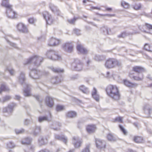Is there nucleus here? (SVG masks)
I'll use <instances>...</instances> for the list:
<instances>
[{"instance_id": "obj_33", "label": "nucleus", "mask_w": 152, "mask_h": 152, "mask_svg": "<svg viewBox=\"0 0 152 152\" xmlns=\"http://www.w3.org/2000/svg\"><path fill=\"white\" fill-rule=\"evenodd\" d=\"M30 75L32 78L34 79H38L39 78V76L38 74L36 73H35L33 71H31L30 73Z\"/></svg>"}, {"instance_id": "obj_2", "label": "nucleus", "mask_w": 152, "mask_h": 152, "mask_svg": "<svg viewBox=\"0 0 152 152\" xmlns=\"http://www.w3.org/2000/svg\"><path fill=\"white\" fill-rule=\"evenodd\" d=\"M121 65V63L116 59L114 58H109L105 61L104 66L108 69L114 68L116 66Z\"/></svg>"}, {"instance_id": "obj_31", "label": "nucleus", "mask_w": 152, "mask_h": 152, "mask_svg": "<svg viewBox=\"0 0 152 152\" xmlns=\"http://www.w3.org/2000/svg\"><path fill=\"white\" fill-rule=\"evenodd\" d=\"M107 138L109 141L111 142L115 141L116 140V138L111 134H109L107 135Z\"/></svg>"}, {"instance_id": "obj_46", "label": "nucleus", "mask_w": 152, "mask_h": 152, "mask_svg": "<svg viewBox=\"0 0 152 152\" xmlns=\"http://www.w3.org/2000/svg\"><path fill=\"white\" fill-rule=\"evenodd\" d=\"M77 19V18H74L72 19L68 20V21L70 24H74Z\"/></svg>"}, {"instance_id": "obj_53", "label": "nucleus", "mask_w": 152, "mask_h": 152, "mask_svg": "<svg viewBox=\"0 0 152 152\" xmlns=\"http://www.w3.org/2000/svg\"><path fill=\"white\" fill-rule=\"evenodd\" d=\"M90 8L91 10H93L94 9L97 10H101V9L100 7H97L92 6Z\"/></svg>"}, {"instance_id": "obj_44", "label": "nucleus", "mask_w": 152, "mask_h": 152, "mask_svg": "<svg viewBox=\"0 0 152 152\" xmlns=\"http://www.w3.org/2000/svg\"><path fill=\"white\" fill-rule=\"evenodd\" d=\"M51 54L52 55L50 58L51 59L53 60H58L59 59L58 56L57 55L53 53H51Z\"/></svg>"}, {"instance_id": "obj_21", "label": "nucleus", "mask_w": 152, "mask_h": 152, "mask_svg": "<svg viewBox=\"0 0 152 152\" xmlns=\"http://www.w3.org/2000/svg\"><path fill=\"white\" fill-rule=\"evenodd\" d=\"M143 48L146 51L152 52V43H145L144 46Z\"/></svg>"}, {"instance_id": "obj_24", "label": "nucleus", "mask_w": 152, "mask_h": 152, "mask_svg": "<svg viewBox=\"0 0 152 152\" xmlns=\"http://www.w3.org/2000/svg\"><path fill=\"white\" fill-rule=\"evenodd\" d=\"M79 89L84 93L87 94L89 92V91L88 88L83 85L80 86L79 87Z\"/></svg>"}, {"instance_id": "obj_16", "label": "nucleus", "mask_w": 152, "mask_h": 152, "mask_svg": "<svg viewBox=\"0 0 152 152\" xmlns=\"http://www.w3.org/2000/svg\"><path fill=\"white\" fill-rule=\"evenodd\" d=\"M91 96L96 101L99 102L100 99V96L97 94V91L96 89L94 87L91 91Z\"/></svg>"}, {"instance_id": "obj_11", "label": "nucleus", "mask_w": 152, "mask_h": 152, "mask_svg": "<svg viewBox=\"0 0 152 152\" xmlns=\"http://www.w3.org/2000/svg\"><path fill=\"white\" fill-rule=\"evenodd\" d=\"M96 129V125L94 124L88 125L86 128V131L89 134L95 132Z\"/></svg>"}, {"instance_id": "obj_9", "label": "nucleus", "mask_w": 152, "mask_h": 152, "mask_svg": "<svg viewBox=\"0 0 152 152\" xmlns=\"http://www.w3.org/2000/svg\"><path fill=\"white\" fill-rule=\"evenodd\" d=\"M61 41L57 39L52 37L49 39L48 45L50 46H55L59 45Z\"/></svg>"}, {"instance_id": "obj_32", "label": "nucleus", "mask_w": 152, "mask_h": 152, "mask_svg": "<svg viewBox=\"0 0 152 152\" xmlns=\"http://www.w3.org/2000/svg\"><path fill=\"white\" fill-rule=\"evenodd\" d=\"M123 117L121 116H118L116 117L114 119H113L112 122L113 123H115L116 122H118L121 123H123Z\"/></svg>"}, {"instance_id": "obj_49", "label": "nucleus", "mask_w": 152, "mask_h": 152, "mask_svg": "<svg viewBox=\"0 0 152 152\" xmlns=\"http://www.w3.org/2000/svg\"><path fill=\"white\" fill-rule=\"evenodd\" d=\"M102 7L105 8V10H103L104 11H107L110 12L112 11L113 10V9L111 7H110L105 6Z\"/></svg>"}, {"instance_id": "obj_48", "label": "nucleus", "mask_w": 152, "mask_h": 152, "mask_svg": "<svg viewBox=\"0 0 152 152\" xmlns=\"http://www.w3.org/2000/svg\"><path fill=\"white\" fill-rule=\"evenodd\" d=\"M90 147V145H88L86 148L83 149L82 152H90L89 150Z\"/></svg>"}, {"instance_id": "obj_25", "label": "nucleus", "mask_w": 152, "mask_h": 152, "mask_svg": "<svg viewBox=\"0 0 152 152\" xmlns=\"http://www.w3.org/2000/svg\"><path fill=\"white\" fill-rule=\"evenodd\" d=\"M51 82L53 84H55L59 83L61 82L58 76H56L51 78L50 80Z\"/></svg>"}, {"instance_id": "obj_59", "label": "nucleus", "mask_w": 152, "mask_h": 152, "mask_svg": "<svg viewBox=\"0 0 152 152\" xmlns=\"http://www.w3.org/2000/svg\"><path fill=\"white\" fill-rule=\"evenodd\" d=\"M36 99H37L38 100V101H39V96H36Z\"/></svg>"}, {"instance_id": "obj_17", "label": "nucleus", "mask_w": 152, "mask_h": 152, "mask_svg": "<svg viewBox=\"0 0 152 152\" xmlns=\"http://www.w3.org/2000/svg\"><path fill=\"white\" fill-rule=\"evenodd\" d=\"M132 71L138 73H142V72L145 71V69L140 66H135L132 67Z\"/></svg>"}, {"instance_id": "obj_4", "label": "nucleus", "mask_w": 152, "mask_h": 152, "mask_svg": "<svg viewBox=\"0 0 152 152\" xmlns=\"http://www.w3.org/2000/svg\"><path fill=\"white\" fill-rule=\"evenodd\" d=\"M62 48L64 51L69 53H72L74 50V46L71 42H68L64 44Z\"/></svg>"}, {"instance_id": "obj_56", "label": "nucleus", "mask_w": 152, "mask_h": 152, "mask_svg": "<svg viewBox=\"0 0 152 152\" xmlns=\"http://www.w3.org/2000/svg\"><path fill=\"white\" fill-rule=\"evenodd\" d=\"M38 152H49V151L48 150L46 149H45L41 150Z\"/></svg>"}, {"instance_id": "obj_52", "label": "nucleus", "mask_w": 152, "mask_h": 152, "mask_svg": "<svg viewBox=\"0 0 152 152\" xmlns=\"http://www.w3.org/2000/svg\"><path fill=\"white\" fill-rule=\"evenodd\" d=\"M62 137L63 136H61L59 135H56L55 136V137L56 140H61Z\"/></svg>"}, {"instance_id": "obj_20", "label": "nucleus", "mask_w": 152, "mask_h": 152, "mask_svg": "<svg viewBox=\"0 0 152 152\" xmlns=\"http://www.w3.org/2000/svg\"><path fill=\"white\" fill-rule=\"evenodd\" d=\"M133 141L137 143H141L143 142L144 140L142 137L136 136H134L133 139Z\"/></svg>"}, {"instance_id": "obj_38", "label": "nucleus", "mask_w": 152, "mask_h": 152, "mask_svg": "<svg viewBox=\"0 0 152 152\" xmlns=\"http://www.w3.org/2000/svg\"><path fill=\"white\" fill-rule=\"evenodd\" d=\"M56 109L57 111H61L65 109L64 106L62 105H57L56 106Z\"/></svg>"}, {"instance_id": "obj_1", "label": "nucleus", "mask_w": 152, "mask_h": 152, "mask_svg": "<svg viewBox=\"0 0 152 152\" xmlns=\"http://www.w3.org/2000/svg\"><path fill=\"white\" fill-rule=\"evenodd\" d=\"M105 91L107 95L114 100L119 99L120 94L119 88L116 85L109 84L106 87Z\"/></svg>"}, {"instance_id": "obj_12", "label": "nucleus", "mask_w": 152, "mask_h": 152, "mask_svg": "<svg viewBox=\"0 0 152 152\" xmlns=\"http://www.w3.org/2000/svg\"><path fill=\"white\" fill-rule=\"evenodd\" d=\"M74 64H75V65H74L75 70L80 71L82 70L83 64L80 60H76L75 62L73 63V65Z\"/></svg>"}, {"instance_id": "obj_18", "label": "nucleus", "mask_w": 152, "mask_h": 152, "mask_svg": "<svg viewBox=\"0 0 152 152\" xmlns=\"http://www.w3.org/2000/svg\"><path fill=\"white\" fill-rule=\"evenodd\" d=\"M1 5L7 9H10L12 7V5L9 4V0H2Z\"/></svg>"}, {"instance_id": "obj_61", "label": "nucleus", "mask_w": 152, "mask_h": 152, "mask_svg": "<svg viewBox=\"0 0 152 152\" xmlns=\"http://www.w3.org/2000/svg\"><path fill=\"white\" fill-rule=\"evenodd\" d=\"M9 107H7V108H4V111H5V112H7V109Z\"/></svg>"}, {"instance_id": "obj_34", "label": "nucleus", "mask_w": 152, "mask_h": 152, "mask_svg": "<svg viewBox=\"0 0 152 152\" xmlns=\"http://www.w3.org/2000/svg\"><path fill=\"white\" fill-rule=\"evenodd\" d=\"M9 90V89L6 87L4 85H1L0 88V94H1L2 91H8Z\"/></svg>"}, {"instance_id": "obj_43", "label": "nucleus", "mask_w": 152, "mask_h": 152, "mask_svg": "<svg viewBox=\"0 0 152 152\" xmlns=\"http://www.w3.org/2000/svg\"><path fill=\"white\" fill-rule=\"evenodd\" d=\"M119 127L120 128V130L121 132H122L123 134L125 135H126L127 134V132L124 128L121 125H119Z\"/></svg>"}, {"instance_id": "obj_62", "label": "nucleus", "mask_w": 152, "mask_h": 152, "mask_svg": "<svg viewBox=\"0 0 152 152\" xmlns=\"http://www.w3.org/2000/svg\"><path fill=\"white\" fill-rule=\"evenodd\" d=\"M86 0H84L83 1V2L84 3H86Z\"/></svg>"}, {"instance_id": "obj_58", "label": "nucleus", "mask_w": 152, "mask_h": 152, "mask_svg": "<svg viewBox=\"0 0 152 152\" xmlns=\"http://www.w3.org/2000/svg\"><path fill=\"white\" fill-rule=\"evenodd\" d=\"M128 152H135L131 149H129L128 150Z\"/></svg>"}, {"instance_id": "obj_28", "label": "nucleus", "mask_w": 152, "mask_h": 152, "mask_svg": "<svg viewBox=\"0 0 152 152\" xmlns=\"http://www.w3.org/2000/svg\"><path fill=\"white\" fill-rule=\"evenodd\" d=\"M47 140L43 137H40L38 140L39 143L40 145H45L47 143Z\"/></svg>"}, {"instance_id": "obj_19", "label": "nucleus", "mask_w": 152, "mask_h": 152, "mask_svg": "<svg viewBox=\"0 0 152 152\" xmlns=\"http://www.w3.org/2000/svg\"><path fill=\"white\" fill-rule=\"evenodd\" d=\"M31 139L28 137L23 138L21 141V143L23 145H30L31 143Z\"/></svg>"}, {"instance_id": "obj_51", "label": "nucleus", "mask_w": 152, "mask_h": 152, "mask_svg": "<svg viewBox=\"0 0 152 152\" xmlns=\"http://www.w3.org/2000/svg\"><path fill=\"white\" fill-rule=\"evenodd\" d=\"M61 141H63L65 144H66L67 142V138L66 137L63 136Z\"/></svg>"}, {"instance_id": "obj_35", "label": "nucleus", "mask_w": 152, "mask_h": 152, "mask_svg": "<svg viewBox=\"0 0 152 152\" xmlns=\"http://www.w3.org/2000/svg\"><path fill=\"white\" fill-rule=\"evenodd\" d=\"M49 7L51 11L53 12L58 11V10L57 9V7L53 4H50L49 6Z\"/></svg>"}, {"instance_id": "obj_10", "label": "nucleus", "mask_w": 152, "mask_h": 152, "mask_svg": "<svg viewBox=\"0 0 152 152\" xmlns=\"http://www.w3.org/2000/svg\"><path fill=\"white\" fill-rule=\"evenodd\" d=\"M96 147L100 150H104L106 147L105 142L103 140H96Z\"/></svg>"}, {"instance_id": "obj_50", "label": "nucleus", "mask_w": 152, "mask_h": 152, "mask_svg": "<svg viewBox=\"0 0 152 152\" xmlns=\"http://www.w3.org/2000/svg\"><path fill=\"white\" fill-rule=\"evenodd\" d=\"M15 132L16 134H19L23 133L24 132V130L23 129H21L19 130L16 129Z\"/></svg>"}, {"instance_id": "obj_5", "label": "nucleus", "mask_w": 152, "mask_h": 152, "mask_svg": "<svg viewBox=\"0 0 152 152\" xmlns=\"http://www.w3.org/2000/svg\"><path fill=\"white\" fill-rule=\"evenodd\" d=\"M18 31L20 32L27 33L28 32V29L26 25L22 22L18 23L16 26Z\"/></svg>"}, {"instance_id": "obj_47", "label": "nucleus", "mask_w": 152, "mask_h": 152, "mask_svg": "<svg viewBox=\"0 0 152 152\" xmlns=\"http://www.w3.org/2000/svg\"><path fill=\"white\" fill-rule=\"evenodd\" d=\"M24 95L25 96H31V93L30 90L26 89L24 90Z\"/></svg>"}, {"instance_id": "obj_23", "label": "nucleus", "mask_w": 152, "mask_h": 152, "mask_svg": "<svg viewBox=\"0 0 152 152\" xmlns=\"http://www.w3.org/2000/svg\"><path fill=\"white\" fill-rule=\"evenodd\" d=\"M77 115L76 112L74 111H69L66 114V116L69 118H73L75 117Z\"/></svg>"}, {"instance_id": "obj_41", "label": "nucleus", "mask_w": 152, "mask_h": 152, "mask_svg": "<svg viewBox=\"0 0 152 152\" xmlns=\"http://www.w3.org/2000/svg\"><path fill=\"white\" fill-rule=\"evenodd\" d=\"M36 20V19L33 17L30 18H28V23L31 24H34Z\"/></svg>"}, {"instance_id": "obj_22", "label": "nucleus", "mask_w": 152, "mask_h": 152, "mask_svg": "<svg viewBox=\"0 0 152 152\" xmlns=\"http://www.w3.org/2000/svg\"><path fill=\"white\" fill-rule=\"evenodd\" d=\"M132 8L135 10H138L141 9L142 7V4L139 2H135L132 6Z\"/></svg>"}, {"instance_id": "obj_3", "label": "nucleus", "mask_w": 152, "mask_h": 152, "mask_svg": "<svg viewBox=\"0 0 152 152\" xmlns=\"http://www.w3.org/2000/svg\"><path fill=\"white\" fill-rule=\"evenodd\" d=\"M41 62V58L40 57L37 55H34L28 59L25 64H27L33 63L35 65L38 66L40 65V63Z\"/></svg>"}, {"instance_id": "obj_63", "label": "nucleus", "mask_w": 152, "mask_h": 152, "mask_svg": "<svg viewBox=\"0 0 152 152\" xmlns=\"http://www.w3.org/2000/svg\"><path fill=\"white\" fill-rule=\"evenodd\" d=\"M108 15L110 16H114V15Z\"/></svg>"}, {"instance_id": "obj_13", "label": "nucleus", "mask_w": 152, "mask_h": 152, "mask_svg": "<svg viewBox=\"0 0 152 152\" xmlns=\"http://www.w3.org/2000/svg\"><path fill=\"white\" fill-rule=\"evenodd\" d=\"M45 103L47 106L49 107H52L54 105L53 99L50 96H47L46 97Z\"/></svg>"}, {"instance_id": "obj_8", "label": "nucleus", "mask_w": 152, "mask_h": 152, "mask_svg": "<svg viewBox=\"0 0 152 152\" xmlns=\"http://www.w3.org/2000/svg\"><path fill=\"white\" fill-rule=\"evenodd\" d=\"M7 14L8 17L15 19L18 18V13L14 11L12 8L10 9H8L6 10Z\"/></svg>"}, {"instance_id": "obj_15", "label": "nucleus", "mask_w": 152, "mask_h": 152, "mask_svg": "<svg viewBox=\"0 0 152 152\" xmlns=\"http://www.w3.org/2000/svg\"><path fill=\"white\" fill-rule=\"evenodd\" d=\"M77 50L80 53L85 54L88 53V50L83 46L81 44H78L76 46Z\"/></svg>"}, {"instance_id": "obj_60", "label": "nucleus", "mask_w": 152, "mask_h": 152, "mask_svg": "<svg viewBox=\"0 0 152 152\" xmlns=\"http://www.w3.org/2000/svg\"><path fill=\"white\" fill-rule=\"evenodd\" d=\"M91 62V61L89 60H88L87 61V64H89Z\"/></svg>"}, {"instance_id": "obj_36", "label": "nucleus", "mask_w": 152, "mask_h": 152, "mask_svg": "<svg viewBox=\"0 0 152 152\" xmlns=\"http://www.w3.org/2000/svg\"><path fill=\"white\" fill-rule=\"evenodd\" d=\"M41 129L40 127L37 126L34 129L33 133L34 134H37L40 132Z\"/></svg>"}, {"instance_id": "obj_7", "label": "nucleus", "mask_w": 152, "mask_h": 152, "mask_svg": "<svg viewBox=\"0 0 152 152\" xmlns=\"http://www.w3.org/2000/svg\"><path fill=\"white\" fill-rule=\"evenodd\" d=\"M43 16L46 20L47 24L51 25L53 23L54 20L52 16L48 12H44L43 14Z\"/></svg>"}, {"instance_id": "obj_64", "label": "nucleus", "mask_w": 152, "mask_h": 152, "mask_svg": "<svg viewBox=\"0 0 152 152\" xmlns=\"http://www.w3.org/2000/svg\"><path fill=\"white\" fill-rule=\"evenodd\" d=\"M9 152H12V151L11 150H10L9 151Z\"/></svg>"}, {"instance_id": "obj_40", "label": "nucleus", "mask_w": 152, "mask_h": 152, "mask_svg": "<svg viewBox=\"0 0 152 152\" xmlns=\"http://www.w3.org/2000/svg\"><path fill=\"white\" fill-rule=\"evenodd\" d=\"M145 27V28L148 30H152V25L147 23H145V24L143 26Z\"/></svg>"}, {"instance_id": "obj_45", "label": "nucleus", "mask_w": 152, "mask_h": 152, "mask_svg": "<svg viewBox=\"0 0 152 152\" xmlns=\"http://www.w3.org/2000/svg\"><path fill=\"white\" fill-rule=\"evenodd\" d=\"M48 119V118L46 116L40 117L39 118V121L40 122H41L44 121H47Z\"/></svg>"}, {"instance_id": "obj_26", "label": "nucleus", "mask_w": 152, "mask_h": 152, "mask_svg": "<svg viewBox=\"0 0 152 152\" xmlns=\"http://www.w3.org/2000/svg\"><path fill=\"white\" fill-rule=\"evenodd\" d=\"M16 145L15 143L12 141H10L7 144L6 148L7 149L13 148L15 147Z\"/></svg>"}, {"instance_id": "obj_55", "label": "nucleus", "mask_w": 152, "mask_h": 152, "mask_svg": "<svg viewBox=\"0 0 152 152\" xmlns=\"http://www.w3.org/2000/svg\"><path fill=\"white\" fill-rule=\"evenodd\" d=\"M29 152H34V148L33 146H31L30 148L29 149Z\"/></svg>"}, {"instance_id": "obj_30", "label": "nucleus", "mask_w": 152, "mask_h": 152, "mask_svg": "<svg viewBox=\"0 0 152 152\" xmlns=\"http://www.w3.org/2000/svg\"><path fill=\"white\" fill-rule=\"evenodd\" d=\"M121 6L125 9H129L130 7L129 3L123 1L121 2Z\"/></svg>"}, {"instance_id": "obj_14", "label": "nucleus", "mask_w": 152, "mask_h": 152, "mask_svg": "<svg viewBox=\"0 0 152 152\" xmlns=\"http://www.w3.org/2000/svg\"><path fill=\"white\" fill-rule=\"evenodd\" d=\"M123 83L124 85L130 88H134L137 86V84L132 83L126 79L124 80Z\"/></svg>"}, {"instance_id": "obj_42", "label": "nucleus", "mask_w": 152, "mask_h": 152, "mask_svg": "<svg viewBox=\"0 0 152 152\" xmlns=\"http://www.w3.org/2000/svg\"><path fill=\"white\" fill-rule=\"evenodd\" d=\"M127 36V34L126 32H123L121 33L118 36V38H124Z\"/></svg>"}, {"instance_id": "obj_54", "label": "nucleus", "mask_w": 152, "mask_h": 152, "mask_svg": "<svg viewBox=\"0 0 152 152\" xmlns=\"http://www.w3.org/2000/svg\"><path fill=\"white\" fill-rule=\"evenodd\" d=\"M10 98V97L9 96H6L4 98V101L9 100Z\"/></svg>"}, {"instance_id": "obj_37", "label": "nucleus", "mask_w": 152, "mask_h": 152, "mask_svg": "<svg viewBox=\"0 0 152 152\" xmlns=\"http://www.w3.org/2000/svg\"><path fill=\"white\" fill-rule=\"evenodd\" d=\"M143 110L145 113L150 114L151 109L148 107L147 106H145L143 107Z\"/></svg>"}, {"instance_id": "obj_6", "label": "nucleus", "mask_w": 152, "mask_h": 152, "mask_svg": "<svg viewBox=\"0 0 152 152\" xmlns=\"http://www.w3.org/2000/svg\"><path fill=\"white\" fill-rule=\"evenodd\" d=\"M128 76L131 79L137 81H142L144 78V76L142 73H138L136 75H134V73H129Z\"/></svg>"}, {"instance_id": "obj_27", "label": "nucleus", "mask_w": 152, "mask_h": 152, "mask_svg": "<svg viewBox=\"0 0 152 152\" xmlns=\"http://www.w3.org/2000/svg\"><path fill=\"white\" fill-rule=\"evenodd\" d=\"M115 75V74L113 71H108L106 72L105 77L107 78H110L113 77Z\"/></svg>"}, {"instance_id": "obj_39", "label": "nucleus", "mask_w": 152, "mask_h": 152, "mask_svg": "<svg viewBox=\"0 0 152 152\" xmlns=\"http://www.w3.org/2000/svg\"><path fill=\"white\" fill-rule=\"evenodd\" d=\"M82 143V141L79 140L73 144L74 145L75 148H78L80 147Z\"/></svg>"}, {"instance_id": "obj_29", "label": "nucleus", "mask_w": 152, "mask_h": 152, "mask_svg": "<svg viewBox=\"0 0 152 152\" xmlns=\"http://www.w3.org/2000/svg\"><path fill=\"white\" fill-rule=\"evenodd\" d=\"M50 69L54 73H61L63 72H64V70L63 69L54 67H52Z\"/></svg>"}, {"instance_id": "obj_57", "label": "nucleus", "mask_w": 152, "mask_h": 152, "mask_svg": "<svg viewBox=\"0 0 152 152\" xmlns=\"http://www.w3.org/2000/svg\"><path fill=\"white\" fill-rule=\"evenodd\" d=\"M9 71H10V74L11 75H13V73L14 72V71L13 70H10Z\"/></svg>"}]
</instances>
